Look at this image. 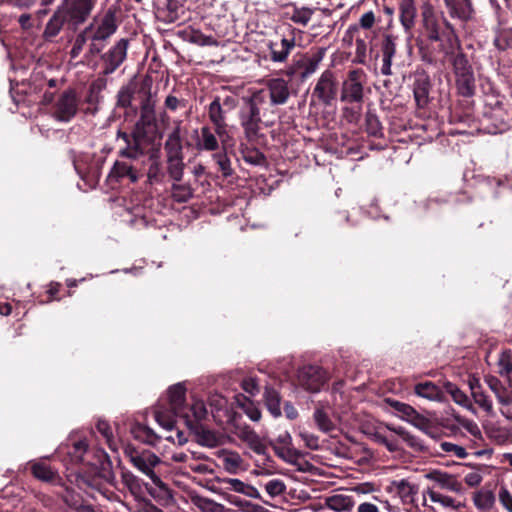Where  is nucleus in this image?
Here are the masks:
<instances>
[{
    "label": "nucleus",
    "instance_id": "obj_28",
    "mask_svg": "<svg viewBox=\"0 0 512 512\" xmlns=\"http://www.w3.org/2000/svg\"><path fill=\"white\" fill-rule=\"evenodd\" d=\"M424 494L428 495L430 500L434 503H439L445 508H451L454 510H459L463 507V504L459 501H456L454 498L440 494L434 490V487H428Z\"/></svg>",
    "mask_w": 512,
    "mask_h": 512
},
{
    "label": "nucleus",
    "instance_id": "obj_31",
    "mask_svg": "<svg viewBox=\"0 0 512 512\" xmlns=\"http://www.w3.org/2000/svg\"><path fill=\"white\" fill-rule=\"evenodd\" d=\"M208 118L212 124L226 122V111L220 97H215L207 107Z\"/></svg>",
    "mask_w": 512,
    "mask_h": 512
},
{
    "label": "nucleus",
    "instance_id": "obj_61",
    "mask_svg": "<svg viewBox=\"0 0 512 512\" xmlns=\"http://www.w3.org/2000/svg\"><path fill=\"white\" fill-rule=\"evenodd\" d=\"M120 155L128 158V159H137L140 155H142L141 149L135 146H128L125 149L120 150Z\"/></svg>",
    "mask_w": 512,
    "mask_h": 512
},
{
    "label": "nucleus",
    "instance_id": "obj_59",
    "mask_svg": "<svg viewBox=\"0 0 512 512\" xmlns=\"http://www.w3.org/2000/svg\"><path fill=\"white\" fill-rule=\"evenodd\" d=\"M499 501L508 512H512V495L506 488L500 490Z\"/></svg>",
    "mask_w": 512,
    "mask_h": 512
},
{
    "label": "nucleus",
    "instance_id": "obj_20",
    "mask_svg": "<svg viewBox=\"0 0 512 512\" xmlns=\"http://www.w3.org/2000/svg\"><path fill=\"white\" fill-rule=\"evenodd\" d=\"M195 147L198 151H216L219 149V141L209 126H202L195 140Z\"/></svg>",
    "mask_w": 512,
    "mask_h": 512
},
{
    "label": "nucleus",
    "instance_id": "obj_49",
    "mask_svg": "<svg viewBox=\"0 0 512 512\" xmlns=\"http://www.w3.org/2000/svg\"><path fill=\"white\" fill-rule=\"evenodd\" d=\"M87 41H89V37L87 33H85V30L77 34L70 50L71 59H76L80 56Z\"/></svg>",
    "mask_w": 512,
    "mask_h": 512
},
{
    "label": "nucleus",
    "instance_id": "obj_22",
    "mask_svg": "<svg viewBox=\"0 0 512 512\" xmlns=\"http://www.w3.org/2000/svg\"><path fill=\"white\" fill-rule=\"evenodd\" d=\"M400 22L406 32H410L415 25L417 9L414 0H399Z\"/></svg>",
    "mask_w": 512,
    "mask_h": 512
},
{
    "label": "nucleus",
    "instance_id": "obj_44",
    "mask_svg": "<svg viewBox=\"0 0 512 512\" xmlns=\"http://www.w3.org/2000/svg\"><path fill=\"white\" fill-rule=\"evenodd\" d=\"M439 446H440V449L442 452L449 454V455H454L457 458L465 459L468 456V453H467L465 447H463L461 445H458V444H455L452 442H448V441H443L439 444Z\"/></svg>",
    "mask_w": 512,
    "mask_h": 512
},
{
    "label": "nucleus",
    "instance_id": "obj_41",
    "mask_svg": "<svg viewBox=\"0 0 512 512\" xmlns=\"http://www.w3.org/2000/svg\"><path fill=\"white\" fill-rule=\"evenodd\" d=\"M171 189L173 199L179 203L187 202L193 195L192 189L188 184L174 183Z\"/></svg>",
    "mask_w": 512,
    "mask_h": 512
},
{
    "label": "nucleus",
    "instance_id": "obj_18",
    "mask_svg": "<svg viewBox=\"0 0 512 512\" xmlns=\"http://www.w3.org/2000/svg\"><path fill=\"white\" fill-rule=\"evenodd\" d=\"M267 46L270 50V59L275 63H283L295 47V39L283 37L279 44L269 41Z\"/></svg>",
    "mask_w": 512,
    "mask_h": 512
},
{
    "label": "nucleus",
    "instance_id": "obj_64",
    "mask_svg": "<svg viewBox=\"0 0 512 512\" xmlns=\"http://www.w3.org/2000/svg\"><path fill=\"white\" fill-rule=\"evenodd\" d=\"M465 483L470 487L478 486L482 481V476L479 472H469L464 477Z\"/></svg>",
    "mask_w": 512,
    "mask_h": 512
},
{
    "label": "nucleus",
    "instance_id": "obj_37",
    "mask_svg": "<svg viewBox=\"0 0 512 512\" xmlns=\"http://www.w3.org/2000/svg\"><path fill=\"white\" fill-rule=\"evenodd\" d=\"M473 501L477 509L488 511L495 503V496L490 490H480L475 493Z\"/></svg>",
    "mask_w": 512,
    "mask_h": 512
},
{
    "label": "nucleus",
    "instance_id": "obj_16",
    "mask_svg": "<svg viewBox=\"0 0 512 512\" xmlns=\"http://www.w3.org/2000/svg\"><path fill=\"white\" fill-rule=\"evenodd\" d=\"M215 455L227 473L235 475L245 470L243 468L244 460L238 452L229 449H220L216 451Z\"/></svg>",
    "mask_w": 512,
    "mask_h": 512
},
{
    "label": "nucleus",
    "instance_id": "obj_1",
    "mask_svg": "<svg viewBox=\"0 0 512 512\" xmlns=\"http://www.w3.org/2000/svg\"><path fill=\"white\" fill-rule=\"evenodd\" d=\"M168 402L169 409L158 407L155 412V420L157 423L166 430H172L177 417H182L186 420L188 426H191V419L185 404L186 388L184 384L177 383L168 389Z\"/></svg>",
    "mask_w": 512,
    "mask_h": 512
},
{
    "label": "nucleus",
    "instance_id": "obj_52",
    "mask_svg": "<svg viewBox=\"0 0 512 512\" xmlns=\"http://www.w3.org/2000/svg\"><path fill=\"white\" fill-rule=\"evenodd\" d=\"M189 411L192 413V417L196 422L201 421L207 415V409L202 400H194Z\"/></svg>",
    "mask_w": 512,
    "mask_h": 512
},
{
    "label": "nucleus",
    "instance_id": "obj_12",
    "mask_svg": "<svg viewBox=\"0 0 512 512\" xmlns=\"http://www.w3.org/2000/svg\"><path fill=\"white\" fill-rule=\"evenodd\" d=\"M423 477L434 483V487L443 490L461 493L463 490L462 484L458 481L456 475L444 472L441 470H430L426 472Z\"/></svg>",
    "mask_w": 512,
    "mask_h": 512
},
{
    "label": "nucleus",
    "instance_id": "obj_60",
    "mask_svg": "<svg viewBox=\"0 0 512 512\" xmlns=\"http://www.w3.org/2000/svg\"><path fill=\"white\" fill-rule=\"evenodd\" d=\"M247 440L250 443V446L257 454L265 453V446L259 441L257 435L253 432H250Z\"/></svg>",
    "mask_w": 512,
    "mask_h": 512
},
{
    "label": "nucleus",
    "instance_id": "obj_42",
    "mask_svg": "<svg viewBox=\"0 0 512 512\" xmlns=\"http://www.w3.org/2000/svg\"><path fill=\"white\" fill-rule=\"evenodd\" d=\"M313 13H314V11L311 8L296 7V8H294L290 19L296 24L306 26L309 23V21L311 20Z\"/></svg>",
    "mask_w": 512,
    "mask_h": 512
},
{
    "label": "nucleus",
    "instance_id": "obj_39",
    "mask_svg": "<svg viewBox=\"0 0 512 512\" xmlns=\"http://www.w3.org/2000/svg\"><path fill=\"white\" fill-rule=\"evenodd\" d=\"M32 473L37 479L45 482L54 480L56 476L51 467L42 462H34L32 464Z\"/></svg>",
    "mask_w": 512,
    "mask_h": 512
},
{
    "label": "nucleus",
    "instance_id": "obj_43",
    "mask_svg": "<svg viewBox=\"0 0 512 512\" xmlns=\"http://www.w3.org/2000/svg\"><path fill=\"white\" fill-rule=\"evenodd\" d=\"M214 126V134L216 135L219 144H221L223 150H226V148L231 145L230 141L232 140V137L229 134V131L227 129V123H215Z\"/></svg>",
    "mask_w": 512,
    "mask_h": 512
},
{
    "label": "nucleus",
    "instance_id": "obj_17",
    "mask_svg": "<svg viewBox=\"0 0 512 512\" xmlns=\"http://www.w3.org/2000/svg\"><path fill=\"white\" fill-rule=\"evenodd\" d=\"M108 179L110 182H119L123 179H128L131 183H135L138 181L139 175L128 162L116 161L109 172Z\"/></svg>",
    "mask_w": 512,
    "mask_h": 512
},
{
    "label": "nucleus",
    "instance_id": "obj_9",
    "mask_svg": "<svg viewBox=\"0 0 512 512\" xmlns=\"http://www.w3.org/2000/svg\"><path fill=\"white\" fill-rule=\"evenodd\" d=\"M78 104L75 91H64L56 100L52 115L57 121L69 122L77 114Z\"/></svg>",
    "mask_w": 512,
    "mask_h": 512
},
{
    "label": "nucleus",
    "instance_id": "obj_56",
    "mask_svg": "<svg viewBox=\"0 0 512 512\" xmlns=\"http://www.w3.org/2000/svg\"><path fill=\"white\" fill-rule=\"evenodd\" d=\"M382 55L395 56L396 43L392 35H386L381 45Z\"/></svg>",
    "mask_w": 512,
    "mask_h": 512
},
{
    "label": "nucleus",
    "instance_id": "obj_4",
    "mask_svg": "<svg viewBox=\"0 0 512 512\" xmlns=\"http://www.w3.org/2000/svg\"><path fill=\"white\" fill-rule=\"evenodd\" d=\"M124 452L134 468L147 476L156 487L167 490V485L160 477L162 460L154 452L147 449L138 450L129 445L125 447Z\"/></svg>",
    "mask_w": 512,
    "mask_h": 512
},
{
    "label": "nucleus",
    "instance_id": "obj_7",
    "mask_svg": "<svg viewBox=\"0 0 512 512\" xmlns=\"http://www.w3.org/2000/svg\"><path fill=\"white\" fill-rule=\"evenodd\" d=\"M389 406L400 419L410 423L417 429L432 436L430 433L431 422L428 418L418 413L411 405L396 400H387Z\"/></svg>",
    "mask_w": 512,
    "mask_h": 512
},
{
    "label": "nucleus",
    "instance_id": "obj_53",
    "mask_svg": "<svg viewBox=\"0 0 512 512\" xmlns=\"http://www.w3.org/2000/svg\"><path fill=\"white\" fill-rule=\"evenodd\" d=\"M267 93L264 89L254 91L249 98L246 99L245 103L249 107H256L260 109V106L266 102Z\"/></svg>",
    "mask_w": 512,
    "mask_h": 512
},
{
    "label": "nucleus",
    "instance_id": "obj_33",
    "mask_svg": "<svg viewBox=\"0 0 512 512\" xmlns=\"http://www.w3.org/2000/svg\"><path fill=\"white\" fill-rule=\"evenodd\" d=\"M325 52L326 49L321 48L305 61L303 65V71L301 72V77L303 79L309 77L310 75L316 72L320 62L324 58Z\"/></svg>",
    "mask_w": 512,
    "mask_h": 512
},
{
    "label": "nucleus",
    "instance_id": "obj_40",
    "mask_svg": "<svg viewBox=\"0 0 512 512\" xmlns=\"http://www.w3.org/2000/svg\"><path fill=\"white\" fill-rule=\"evenodd\" d=\"M187 39L190 43L199 46H218V41L213 36L205 35L199 30L191 31Z\"/></svg>",
    "mask_w": 512,
    "mask_h": 512
},
{
    "label": "nucleus",
    "instance_id": "obj_36",
    "mask_svg": "<svg viewBox=\"0 0 512 512\" xmlns=\"http://www.w3.org/2000/svg\"><path fill=\"white\" fill-rule=\"evenodd\" d=\"M132 434L136 439L150 445H156L157 440L159 439L151 428L140 424L133 426Z\"/></svg>",
    "mask_w": 512,
    "mask_h": 512
},
{
    "label": "nucleus",
    "instance_id": "obj_10",
    "mask_svg": "<svg viewBox=\"0 0 512 512\" xmlns=\"http://www.w3.org/2000/svg\"><path fill=\"white\" fill-rule=\"evenodd\" d=\"M93 6L92 0H64L59 8L68 22L79 25L90 15Z\"/></svg>",
    "mask_w": 512,
    "mask_h": 512
},
{
    "label": "nucleus",
    "instance_id": "obj_32",
    "mask_svg": "<svg viewBox=\"0 0 512 512\" xmlns=\"http://www.w3.org/2000/svg\"><path fill=\"white\" fill-rule=\"evenodd\" d=\"M327 506L336 512L349 511L352 507V498L344 494H335L327 498Z\"/></svg>",
    "mask_w": 512,
    "mask_h": 512
},
{
    "label": "nucleus",
    "instance_id": "obj_2",
    "mask_svg": "<svg viewBox=\"0 0 512 512\" xmlns=\"http://www.w3.org/2000/svg\"><path fill=\"white\" fill-rule=\"evenodd\" d=\"M422 18L427 37L431 41L443 42L441 49L446 55L454 54L459 48V44L449 23L438 19L430 7L423 10Z\"/></svg>",
    "mask_w": 512,
    "mask_h": 512
},
{
    "label": "nucleus",
    "instance_id": "obj_54",
    "mask_svg": "<svg viewBox=\"0 0 512 512\" xmlns=\"http://www.w3.org/2000/svg\"><path fill=\"white\" fill-rule=\"evenodd\" d=\"M275 452L286 463L292 465H294L300 457V454L296 450L290 448H275Z\"/></svg>",
    "mask_w": 512,
    "mask_h": 512
},
{
    "label": "nucleus",
    "instance_id": "obj_8",
    "mask_svg": "<svg viewBox=\"0 0 512 512\" xmlns=\"http://www.w3.org/2000/svg\"><path fill=\"white\" fill-rule=\"evenodd\" d=\"M452 64L457 76V86L463 96H471L474 91V74L463 53H457Z\"/></svg>",
    "mask_w": 512,
    "mask_h": 512
},
{
    "label": "nucleus",
    "instance_id": "obj_55",
    "mask_svg": "<svg viewBox=\"0 0 512 512\" xmlns=\"http://www.w3.org/2000/svg\"><path fill=\"white\" fill-rule=\"evenodd\" d=\"M165 151L168 156H181L183 155L182 141L168 139L165 142Z\"/></svg>",
    "mask_w": 512,
    "mask_h": 512
},
{
    "label": "nucleus",
    "instance_id": "obj_45",
    "mask_svg": "<svg viewBox=\"0 0 512 512\" xmlns=\"http://www.w3.org/2000/svg\"><path fill=\"white\" fill-rule=\"evenodd\" d=\"M213 159L219 166V170L221 171L224 177H229L233 174V169L231 167V161L228 158L225 150L223 152L213 154Z\"/></svg>",
    "mask_w": 512,
    "mask_h": 512
},
{
    "label": "nucleus",
    "instance_id": "obj_47",
    "mask_svg": "<svg viewBox=\"0 0 512 512\" xmlns=\"http://www.w3.org/2000/svg\"><path fill=\"white\" fill-rule=\"evenodd\" d=\"M498 372L501 376L508 377L512 372V355L510 351H503L498 359Z\"/></svg>",
    "mask_w": 512,
    "mask_h": 512
},
{
    "label": "nucleus",
    "instance_id": "obj_29",
    "mask_svg": "<svg viewBox=\"0 0 512 512\" xmlns=\"http://www.w3.org/2000/svg\"><path fill=\"white\" fill-rule=\"evenodd\" d=\"M387 428L399 435L401 439L414 451H423L425 449L422 440L405 430L403 427H394L388 425Z\"/></svg>",
    "mask_w": 512,
    "mask_h": 512
},
{
    "label": "nucleus",
    "instance_id": "obj_34",
    "mask_svg": "<svg viewBox=\"0 0 512 512\" xmlns=\"http://www.w3.org/2000/svg\"><path fill=\"white\" fill-rule=\"evenodd\" d=\"M167 171L169 176L176 182H179L184 173L183 155L167 157Z\"/></svg>",
    "mask_w": 512,
    "mask_h": 512
},
{
    "label": "nucleus",
    "instance_id": "obj_58",
    "mask_svg": "<svg viewBox=\"0 0 512 512\" xmlns=\"http://www.w3.org/2000/svg\"><path fill=\"white\" fill-rule=\"evenodd\" d=\"M377 490L378 488L372 482L354 483V492L357 494H369Z\"/></svg>",
    "mask_w": 512,
    "mask_h": 512
},
{
    "label": "nucleus",
    "instance_id": "obj_13",
    "mask_svg": "<svg viewBox=\"0 0 512 512\" xmlns=\"http://www.w3.org/2000/svg\"><path fill=\"white\" fill-rule=\"evenodd\" d=\"M266 88L273 106L284 105L290 97L288 81L283 78H272L267 80Z\"/></svg>",
    "mask_w": 512,
    "mask_h": 512
},
{
    "label": "nucleus",
    "instance_id": "obj_21",
    "mask_svg": "<svg viewBox=\"0 0 512 512\" xmlns=\"http://www.w3.org/2000/svg\"><path fill=\"white\" fill-rule=\"evenodd\" d=\"M469 388L471 391V395L474 399V402L483 409L486 413H493V404L490 397L484 392L479 380L475 377L469 379L468 381Z\"/></svg>",
    "mask_w": 512,
    "mask_h": 512
},
{
    "label": "nucleus",
    "instance_id": "obj_25",
    "mask_svg": "<svg viewBox=\"0 0 512 512\" xmlns=\"http://www.w3.org/2000/svg\"><path fill=\"white\" fill-rule=\"evenodd\" d=\"M328 407L322 403H318L313 413V419L318 429L324 433H328L334 429V424L329 418Z\"/></svg>",
    "mask_w": 512,
    "mask_h": 512
},
{
    "label": "nucleus",
    "instance_id": "obj_57",
    "mask_svg": "<svg viewBox=\"0 0 512 512\" xmlns=\"http://www.w3.org/2000/svg\"><path fill=\"white\" fill-rule=\"evenodd\" d=\"M96 428L104 436L109 446L112 448V431L110 425L104 420H99L97 422Z\"/></svg>",
    "mask_w": 512,
    "mask_h": 512
},
{
    "label": "nucleus",
    "instance_id": "obj_51",
    "mask_svg": "<svg viewBox=\"0 0 512 512\" xmlns=\"http://www.w3.org/2000/svg\"><path fill=\"white\" fill-rule=\"evenodd\" d=\"M299 437L307 448L311 450H318L320 448V439L314 433L303 430L299 432Z\"/></svg>",
    "mask_w": 512,
    "mask_h": 512
},
{
    "label": "nucleus",
    "instance_id": "obj_50",
    "mask_svg": "<svg viewBox=\"0 0 512 512\" xmlns=\"http://www.w3.org/2000/svg\"><path fill=\"white\" fill-rule=\"evenodd\" d=\"M265 491L270 497L275 498L286 491V484L280 479H272L265 484Z\"/></svg>",
    "mask_w": 512,
    "mask_h": 512
},
{
    "label": "nucleus",
    "instance_id": "obj_6",
    "mask_svg": "<svg viewBox=\"0 0 512 512\" xmlns=\"http://www.w3.org/2000/svg\"><path fill=\"white\" fill-rule=\"evenodd\" d=\"M129 40L121 38L114 43L100 58L103 65L102 73L106 76L114 73L126 60Z\"/></svg>",
    "mask_w": 512,
    "mask_h": 512
},
{
    "label": "nucleus",
    "instance_id": "obj_38",
    "mask_svg": "<svg viewBox=\"0 0 512 512\" xmlns=\"http://www.w3.org/2000/svg\"><path fill=\"white\" fill-rule=\"evenodd\" d=\"M194 503L202 512H227L223 504L207 497H197Z\"/></svg>",
    "mask_w": 512,
    "mask_h": 512
},
{
    "label": "nucleus",
    "instance_id": "obj_5",
    "mask_svg": "<svg viewBox=\"0 0 512 512\" xmlns=\"http://www.w3.org/2000/svg\"><path fill=\"white\" fill-rule=\"evenodd\" d=\"M419 490V484L412 477L393 479L386 486L387 493L403 505H416Z\"/></svg>",
    "mask_w": 512,
    "mask_h": 512
},
{
    "label": "nucleus",
    "instance_id": "obj_24",
    "mask_svg": "<svg viewBox=\"0 0 512 512\" xmlns=\"http://www.w3.org/2000/svg\"><path fill=\"white\" fill-rule=\"evenodd\" d=\"M450 7V13L453 17L461 20H468L473 14V8L470 0H446Z\"/></svg>",
    "mask_w": 512,
    "mask_h": 512
},
{
    "label": "nucleus",
    "instance_id": "obj_15",
    "mask_svg": "<svg viewBox=\"0 0 512 512\" xmlns=\"http://www.w3.org/2000/svg\"><path fill=\"white\" fill-rule=\"evenodd\" d=\"M314 94L324 103H329L335 98L337 94L336 84L334 82L333 74L330 71H325L319 78L315 88Z\"/></svg>",
    "mask_w": 512,
    "mask_h": 512
},
{
    "label": "nucleus",
    "instance_id": "obj_14",
    "mask_svg": "<svg viewBox=\"0 0 512 512\" xmlns=\"http://www.w3.org/2000/svg\"><path fill=\"white\" fill-rule=\"evenodd\" d=\"M298 381L305 390L317 392L323 385V375L317 366H304L298 372Z\"/></svg>",
    "mask_w": 512,
    "mask_h": 512
},
{
    "label": "nucleus",
    "instance_id": "obj_11",
    "mask_svg": "<svg viewBox=\"0 0 512 512\" xmlns=\"http://www.w3.org/2000/svg\"><path fill=\"white\" fill-rule=\"evenodd\" d=\"M239 119L245 138L248 141L255 140L261 130L262 119L260 109L255 106L249 107L245 105L239 113Z\"/></svg>",
    "mask_w": 512,
    "mask_h": 512
},
{
    "label": "nucleus",
    "instance_id": "obj_23",
    "mask_svg": "<svg viewBox=\"0 0 512 512\" xmlns=\"http://www.w3.org/2000/svg\"><path fill=\"white\" fill-rule=\"evenodd\" d=\"M65 22H68L67 18L65 17L64 13L61 11L60 8H58L53 16L48 21L45 30L43 32V37L46 40H50L57 36L59 32L61 31L63 25Z\"/></svg>",
    "mask_w": 512,
    "mask_h": 512
},
{
    "label": "nucleus",
    "instance_id": "obj_62",
    "mask_svg": "<svg viewBox=\"0 0 512 512\" xmlns=\"http://www.w3.org/2000/svg\"><path fill=\"white\" fill-rule=\"evenodd\" d=\"M414 97L418 106H424L427 103L428 91L425 87H416L414 89Z\"/></svg>",
    "mask_w": 512,
    "mask_h": 512
},
{
    "label": "nucleus",
    "instance_id": "obj_30",
    "mask_svg": "<svg viewBox=\"0 0 512 512\" xmlns=\"http://www.w3.org/2000/svg\"><path fill=\"white\" fill-rule=\"evenodd\" d=\"M415 394L428 400L438 401L441 399V390L432 382L419 383L414 388Z\"/></svg>",
    "mask_w": 512,
    "mask_h": 512
},
{
    "label": "nucleus",
    "instance_id": "obj_46",
    "mask_svg": "<svg viewBox=\"0 0 512 512\" xmlns=\"http://www.w3.org/2000/svg\"><path fill=\"white\" fill-rule=\"evenodd\" d=\"M456 421L458 424L463 427L475 440H480L482 438V433L477 425L476 422H474L471 419L464 418V417H456Z\"/></svg>",
    "mask_w": 512,
    "mask_h": 512
},
{
    "label": "nucleus",
    "instance_id": "obj_26",
    "mask_svg": "<svg viewBox=\"0 0 512 512\" xmlns=\"http://www.w3.org/2000/svg\"><path fill=\"white\" fill-rule=\"evenodd\" d=\"M264 401L268 411L273 417L277 418L281 416V398L278 391L272 387H266L264 392Z\"/></svg>",
    "mask_w": 512,
    "mask_h": 512
},
{
    "label": "nucleus",
    "instance_id": "obj_63",
    "mask_svg": "<svg viewBox=\"0 0 512 512\" xmlns=\"http://www.w3.org/2000/svg\"><path fill=\"white\" fill-rule=\"evenodd\" d=\"M360 26L363 28V29H370L374 23H375V15L372 11H368L366 13H364L360 20Z\"/></svg>",
    "mask_w": 512,
    "mask_h": 512
},
{
    "label": "nucleus",
    "instance_id": "obj_3",
    "mask_svg": "<svg viewBox=\"0 0 512 512\" xmlns=\"http://www.w3.org/2000/svg\"><path fill=\"white\" fill-rule=\"evenodd\" d=\"M84 30L90 41L86 56L93 57L100 54L104 48V42L117 30L115 14L109 10L103 16L94 17Z\"/></svg>",
    "mask_w": 512,
    "mask_h": 512
},
{
    "label": "nucleus",
    "instance_id": "obj_35",
    "mask_svg": "<svg viewBox=\"0 0 512 512\" xmlns=\"http://www.w3.org/2000/svg\"><path fill=\"white\" fill-rule=\"evenodd\" d=\"M197 443L203 447L214 448L219 445V437L211 430L200 427L195 432Z\"/></svg>",
    "mask_w": 512,
    "mask_h": 512
},
{
    "label": "nucleus",
    "instance_id": "obj_19",
    "mask_svg": "<svg viewBox=\"0 0 512 512\" xmlns=\"http://www.w3.org/2000/svg\"><path fill=\"white\" fill-rule=\"evenodd\" d=\"M218 482L226 485V488L230 491L242 494L252 499H259L261 497L260 492L254 486L243 482L238 478H218Z\"/></svg>",
    "mask_w": 512,
    "mask_h": 512
},
{
    "label": "nucleus",
    "instance_id": "obj_27",
    "mask_svg": "<svg viewBox=\"0 0 512 512\" xmlns=\"http://www.w3.org/2000/svg\"><path fill=\"white\" fill-rule=\"evenodd\" d=\"M447 393L452 397L453 401L462 406L463 408L475 413V409L469 399V397L455 384L447 382L445 384Z\"/></svg>",
    "mask_w": 512,
    "mask_h": 512
},
{
    "label": "nucleus",
    "instance_id": "obj_48",
    "mask_svg": "<svg viewBox=\"0 0 512 512\" xmlns=\"http://www.w3.org/2000/svg\"><path fill=\"white\" fill-rule=\"evenodd\" d=\"M362 432L367 434V435H369V436H371L377 443H380V444H383L384 446H386V448L390 452H394V451H397L399 449V446H398V443H397L396 440L389 439L386 436H383L378 431L371 432L369 430L363 429Z\"/></svg>",
    "mask_w": 512,
    "mask_h": 512
}]
</instances>
